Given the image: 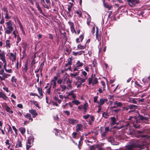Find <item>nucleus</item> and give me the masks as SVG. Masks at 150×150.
Instances as JSON below:
<instances>
[{
  "mask_svg": "<svg viewBox=\"0 0 150 150\" xmlns=\"http://www.w3.org/2000/svg\"><path fill=\"white\" fill-rule=\"evenodd\" d=\"M6 25L7 29L5 31V33L8 34H10L13 30V28L12 26L13 25L12 21L9 20L6 23Z\"/></svg>",
  "mask_w": 150,
  "mask_h": 150,
  "instance_id": "f257e3e1",
  "label": "nucleus"
},
{
  "mask_svg": "<svg viewBox=\"0 0 150 150\" xmlns=\"http://www.w3.org/2000/svg\"><path fill=\"white\" fill-rule=\"evenodd\" d=\"M93 79H94L93 81V74H92L91 75V77L89 78L88 79V84L89 85L92 83V86H94L95 84H96L98 83V78L94 76Z\"/></svg>",
  "mask_w": 150,
  "mask_h": 150,
  "instance_id": "f03ea898",
  "label": "nucleus"
},
{
  "mask_svg": "<svg viewBox=\"0 0 150 150\" xmlns=\"http://www.w3.org/2000/svg\"><path fill=\"white\" fill-rule=\"evenodd\" d=\"M128 4L132 7H133L135 6L136 4H139L140 2L139 0H127Z\"/></svg>",
  "mask_w": 150,
  "mask_h": 150,
  "instance_id": "7ed1b4c3",
  "label": "nucleus"
},
{
  "mask_svg": "<svg viewBox=\"0 0 150 150\" xmlns=\"http://www.w3.org/2000/svg\"><path fill=\"white\" fill-rule=\"evenodd\" d=\"M2 76H0V80L1 81H4L5 79L8 78V77L10 76L11 75L10 74H8L4 72L2 75Z\"/></svg>",
  "mask_w": 150,
  "mask_h": 150,
  "instance_id": "20e7f679",
  "label": "nucleus"
},
{
  "mask_svg": "<svg viewBox=\"0 0 150 150\" xmlns=\"http://www.w3.org/2000/svg\"><path fill=\"white\" fill-rule=\"evenodd\" d=\"M35 5L36 6V8L38 9V10L39 11L40 13H41L42 15L45 16V14L43 13L42 10L41 9L40 5L39 2L37 1L35 2Z\"/></svg>",
  "mask_w": 150,
  "mask_h": 150,
  "instance_id": "39448f33",
  "label": "nucleus"
},
{
  "mask_svg": "<svg viewBox=\"0 0 150 150\" xmlns=\"http://www.w3.org/2000/svg\"><path fill=\"white\" fill-rule=\"evenodd\" d=\"M34 142V138L33 136L32 135L30 136L27 139V143L30 144L31 145V143H33Z\"/></svg>",
  "mask_w": 150,
  "mask_h": 150,
  "instance_id": "423d86ee",
  "label": "nucleus"
},
{
  "mask_svg": "<svg viewBox=\"0 0 150 150\" xmlns=\"http://www.w3.org/2000/svg\"><path fill=\"white\" fill-rule=\"evenodd\" d=\"M108 101V100L107 98H103L100 99V101L99 102L98 104L99 105H103L105 102H107Z\"/></svg>",
  "mask_w": 150,
  "mask_h": 150,
  "instance_id": "0eeeda50",
  "label": "nucleus"
},
{
  "mask_svg": "<svg viewBox=\"0 0 150 150\" xmlns=\"http://www.w3.org/2000/svg\"><path fill=\"white\" fill-rule=\"evenodd\" d=\"M29 111L32 115L33 117V118L35 117L38 115L36 110H29Z\"/></svg>",
  "mask_w": 150,
  "mask_h": 150,
  "instance_id": "6e6552de",
  "label": "nucleus"
},
{
  "mask_svg": "<svg viewBox=\"0 0 150 150\" xmlns=\"http://www.w3.org/2000/svg\"><path fill=\"white\" fill-rule=\"evenodd\" d=\"M138 119L139 120H141L143 121H146L148 120V119L147 117H144L142 115H139L138 117Z\"/></svg>",
  "mask_w": 150,
  "mask_h": 150,
  "instance_id": "1a4fd4ad",
  "label": "nucleus"
},
{
  "mask_svg": "<svg viewBox=\"0 0 150 150\" xmlns=\"http://www.w3.org/2000/svg\"><path fill=\"white\" fill-rule=\"evenodd\" d=\"M87 79V77H86L85 79H83L80 76H78L76 78V80H80V81H77V82H81L83 83L85 82L86 80Z\"/></svg>",
  "mask_w": 150,
  "mask_h": 150,
  "instance_id": "9d476101",
  "label": "nucleus"
},
{
  "mask_svg": "<svg viewBox=\"0 0 150 150\" xmlns=\"http://www.w3.org/2000/svg\"><path fill=\"white\" fill-rule=\"evenodd\" d=\"M95 120V117L93 116H91L90 117L88 120V124L91 125L92 124V123Z\"/></svg>",
  "mask_w": 150,
  "mask_h": 150,
  "instance_id": "9b49d317",
  "label": "nucleus"
},
{
  "mask_svg": "<svg viewBox=\"0 0 150 150\" xmlns=\"http://www.w3.org/2000/svg\"><path fill=\"white\" fill-rule=\"evenodd\" d=\"M111 121V123L110 124L111 126L113 125L116 124V120L115 117H112L110 118Z\"/></svg>",
  "mask_w": 150,
  "mask_h": 150,
  "instance_id": "f8f14e48",
  "label": "nucleus"
},
{
  "mask_svg": "<svg viewBox=\"0 0 150 150\" xmlns=\"http://www.w3.org/2000/svg\"><path fill=\"white\" fill-rule=\"evenodd\" d=\"M138 134H144L146 133L147 134H149L150 133V131L147 130H138L137 131Z\"/></svg>",
  "mask_w": 150,
  "mask_h": 150,
  "instance_id": "ddd939ff",
  "label": "nucleus"
},
{
  "mask_svg": "<svg viewBox=\"0 0 150 150\" xmlns=\"http://www.w3.org/2000/svg\"><path fill=\"white\" fill-rule=\"evenodd\" d=\"M128 106V108L129 109L132 110H135L137 108V106L133 104L129 105Z\"/></svg>",
  "mask_w": 150,
  "mask_h": 150,
  "instance_id": "4468645a",
  "label": "nucleus"
},
{
  "mask_svg": "<svg viewBox=\"0 0 150 150\" xmlns=\"http://www.w3.org/2000/svg\"><path fill=\"white\" fill-rule=\"evenodd\" d=\"M0 97L3 98L4 100H6L7 99V97L4 93L0 92Z\"/></svg>",
  "mask_w": 150,
  "mask_h": 150,
  "instance_id": "2eb2a0df",
  "label": "nucleus"
},
{
  "mask_svg": "<svg viewBox=\"0 0 150 150\" xmlns=\"http://www.w3.org/2000/svg\"><path fill=\"white\" fill-rule=\"evenodd\" d=\"M77 127L76 129V131L77 132H78L79 131H81V129L83 127V126L81 124H78L76 126Z\"/></svg>",
  "mask_w": 150,
  "mask_h": 150,
  "instance_id": "dca6fc26",
  "label": "nucleus"
},
{
  "mask_svg": "<svg viewBox=\"0 0 150 150\" xmlns=\"http://www.w3.org/2000/svg\"><path fill=\"white\" fill-rule=\"evenodd\" d=\"M68 122L69 123L74 125L76 122V120H74L72 118H69L68 120Z\"/></svg>",
  "mask_w": 150,
  "mask_h": 150,
  "instance_id": "f3484780",
  "label": "nucleus"
},
{
  "mask_svg": "<svg viewBox=\"0 0 150 150\" xmlns=\"http://www.w3.org/2000/svg\"><path fill=\"white\" fill-rule=\"evenodd\" d=\"M24 117L25 118H28L31 121H33V119L31 117V115L29 113H28L26 115H24Z\"/></svg>",
  "mask_w": 150,
  "mask_h": 150,
  "instance_id": "a211bd4d",
  "label": "nucleus"
},
{
  "mask_svg": "<svg viewBox=\"0 0 150 150\" xmlns=\"http://www.w3.org/2000/svg\"><path fill=\"white\" fill-rule=\"evenodd\" d=\"M111 111L112 112H114L115 114H117L121 111V109L119 108H117L116 109H112Z\"/></svg>",
  "mask_w": 150,
  "mask_h": 150,
  "instance_id": "6ab92c4d",
  "label": "nucleus"
},
{
  "mask_svg": "<svg viewBox=\"0 0 150 150\" xmlns=\"http://www.w3.org/2000/svg\"><path fill=\"white\" fill-rule=\"evenodd\" d=\"M79 72H76L74 73L70 74V75L72 78H76V77L79 75Z\"/></svg>",
  "mask_w": 150,
  "mask_h": 150,
  "instance_id": "aec40b11",
  "label": "nucleus"
},
{
  "mask_svg": "<svg viewBox=\"0 0 150 150\" xmlns=\"http://www.w3.org/2000/svg\"><path fill=\"white\" fill-rule=\"evenodd\" d=\"M19 130L22 134H24L25 132V129L24 127H21L19 128Z\"/></svg>",
  "mask_w": 150,
  "mask_h": 150,
  "instance_id": "412c9836",
  "label": "nucleus"
},
{
  "mask_svg": "<svg viewBox=\"0 0 150 150\" xmlns=\"http://www.w3.org/2000/svg\"><path fill=\"white\" fill-rule=\"evenodd\" d=\"M114 105H116L117 107H120L123 105L122 103L121 102H118L117 101H115L114 103Z\"/></svg>",
  "mask_w": 150,
  "mask_h": 150,
  "instance_id": "4be33fe9",
  "label": "nucleus"
},
{
  "mask_svg": "<svg viewBox=\"0 0 150 150\" xmlns=\"http://www.w3.org/2000/svg\"><path fill=\"white\" fill-rule=\"evenodd\" d=\"M22 146V142H21L18 140L16 146V148H17L19 147H21Z\"/></svg>",
  "mask_w": 150,
  "mask_h": 150,
  "instance_id": "5701e85b",
  "label": "nucleus"
},
{
  "mask_svg": "<svg viewBox=\"0 0 150 150\" xmlns=\"http://www.w3.org/2000/svg\"><path fill=\"white\" fill-rule=\"evenodd\" d=\"M52 82H53V83L52 84V87L53 88V89H55L56 87L57 86V83L56 81H54L53 80V79L51 80L50 83H51Z\"/></svg>",
  "mask_w": 150,
  "mask_h": 150,
  "instance_id": "b1692460",
  "label": "nucleus"
},
{
  "mask_svg": "<svg viewBox=\"0 0 150 150\" xmlns=\"http://www.w3.org/2000/svg\"><path fill=\"white\" fill-rule=\"evenodd\" d=\"M83 63H81L80 61L78 60L76 63V67H82L83 65Z\"/></svg>",
  "mask_w": 150,
  "mask_h": 150,
  "instance_id": "393cba45",
  "label": "nucleus"
},
{
  "mask_svg": "<svg viewBox=\"0 0 150 150\" xmlns=\"http://www.w3.org/2000/svg\"><path fill=\"white\" fill-rule=\"evenodd\" d=\"M88 106V104L87 103H86L83 105V109L84 110V113H85L86 112V111Z\"/></svg>",
  "mask_w": 150,
  "mask_h": 150,
  "instance_id": "a878e982",
  "label": "nucleus"
},
{
  "mask_svg": "<svg viewBox=\"0 0 150 150\" xmlns=\"http://www.w3.org/2000/svg\"><path fill=\"white\" fill-rule=\"evenodd\" d=\"M60 87L62 88L61 91L64 92L65 91V90L67 88V86L66 85H60Z\"/></svg>",
  "mask_w": 150,
  "mask_h": 150,
  "instance_id": "bb28decb",
  "label": "nucleus"
},
{
  "mask_svg": "<svg viewBox=\"0 0 150 150\" xmlns=\"http://www.w3.org/2000/svg\"><path fill=\"white\" fill-rule=\"evenodd\" d=\"M37 89L38 90V92L39 94L40 95V96H43V94L42 93V90L41 88L38 87Z\"/></svg>",
  "mask_w": 150,
  "mask_h": 150,
  "instance_id": "cd10ccee",
  "label": "nucleus"
},
{
  "mask_svg": "<svg viewBox=\"0 0 150 150\" xmlns=\"http://www.w3.org/2000/svg\"><path fill=\"white\" fill-rule=\"evenodd\" d=\"M83 137L82 136L80 139V140L79 141V144L78 145V147L79 148V149H81V147H80V146H81V143L82 142V141L83 140Z\"/></svg>",
  "mask_w": 150,
  "mask_h": 150,
  "instance_id": "c85d7f7f",
  "label": "nucleus"
},
{
  "mask_svg": "<svg viewBox=\"0 0 150 150\" xmlns=\"http://www.w3.org/2000/svg\"><path fill=\"white\" fill-rule=\"evenodd\" d=\"M16 53L14 54L12 53L11 52L10 54V55L11 57H13V59L12 60V61H15L16 60Z\"/></svg>",
  "mask_w": 150,
  "mask_h": 150,
  "instance_id": "c756f323",
  "label": "nucleus"
},
{
  "mask_svg": "<svg viewBox=\"0 0 150 150\" xmlns=\"http://www.w3.org/2000/svg\"><path fill=\"white\" fill-rule=\"evenodd\" d=\"M102 116L105 118H108L109 116V115L108 112L105 113L104 112L103 113Z\"/></svg>",
  "mask_w": 150,
  "mask_h": 150,
  "instance_id": "7c9ffc66",
  "label": "nucleus"
},
{
  "mask_svg": "<svg viewBox=\"0 0 150 150\" xmlns=\"http://www.w3.org/2000/svg\"><path fill=\"white\" fill-rule=\"evenodd\" d=\"M77 48L81 50L84 49L86 48V45L83 46L81 44H79L78 45Z\"/></svg>",
  "mask_w": 150,
  "mask_h": 150,
  "instance_id": "2f4dec72",
  "label": "nucleus"
},
{
  "mask_svg": "<svg viewBox=\"0 0 150 150\" xmlns=\"http://www.w3.org/2000/svg\"><path fill=\"white\" fill-rule=\"evenodd\" d=\"M72 103L78 105L81 103V102L77 100H74L72 101Z\"/></svg>",
  "mask_w": 150,
  "mask_h": 150,
  "instance_id": "473e14b6",
  "label": "nucleus"
},
{
  "mask_svg": "<svg viewBox=\"0 0 150 150\" xmlns=\"http://www.w3.org/2000/svg\"><path fill=\"white\" fill-rule=\"evenodd\" d=\"M27 44L26 42H23L22 44V47L23 48V49L26 50L27 47Z\"/></svg>",
  "mask_w": 150,
  "mask_h": 150,
  "instance_id": "72a5a7b5",
  "label": "nucleus"
},
{
  "mask_svg": "<svg viewBox=\"0 0 150 150\" xmlns=\"http://www.w3.org/2000/svg\"><path fill=\"white\" fill-rule=\"evenodd\" d=\"M42 6L44 7L45 8H46L47 9H49L50 8V5H48L47 4H46L45 3V2L44 3H43L42 4Z\"/></svg>",
  "mask_w": 150,
  "mask_h": 150,
  "instance_id": "f704fd0d",
  "label": "nucleus"
},
{
  "mask_svg": "<svg viewBox=\"0 0 150 150\" xmlns=\"http://www.w3.org/2000/svg\"><path fill=\"white\" fill-rule=\"evenodd\" d=\"M32 103L35 105L37 107L40 108L39 104L37 101L33 100L32 101Z\"/></svg>",
  "mask_w": 150,
  "mask_h": 150,
  "instance_id": "c9c22d12",
  "label": "nucleus"
},
{
  "mask_svg": "<svg viewBox=\"0 0 150 150\" xmlns=\"http://www.w3.org/2000/svg\"><path fill=\"white\" fill-rule=\"evenodd\" d=\"M90 150H95L96 149L95 144L90 146L89 147Z\"/></svg>",
  "mask_w": 150,
  "mask_h": 150,
  "instance_id": "e433bc0d",
  "label": "nucleus"
},
{
  "mask_svg": "<svg viewBox=\"0 0 150 150\" xmlns=\"http://www.w3.org/2000/svg\"><path fill=\"white\" fill-rule=\"evenodd\" d=\"M75 12L79 15L78 16L79 17H81L82 14L80 11H76Z\"/></svg>",
  "mask_w": 150,
  "mask_h": 150,
  "instance_id": "4c0bfd02",
  "label": "nucleus"
},
{
  "mask_svg": "<svg viewBox=\"0 0 150 150\" xmlns=\"http://www.w3.org/2000/svg\"><path fill=\"white\" fill-rule=\"evenodd\" d=\"M5 15V18L6 19H9L11 18V16H9L8 12L7 13H6Z\"/></svg>",
  "mask_w": 150,
  "mask_h": 150,
  "instance_id": "58836bf2",
  "label": "nucleus"
},
{
  "mask_svg": "<svg viewBox=\"0 0 150 150\" xmlns=\"http://www.w3.org/2000/svg\"><path fill=\"white\" fill-rule=\"evenodd\" d=\"M9 40H7L6 41V46L8 47L9 48L10 47V44Z\"/></svg>",
  "mask_w": 150,
  "mask_h": 150,
  "instance_id": "ea45409f",
  "label": "nucleus"
},
{
  "mask_svg": "<svg viewBox=\"0 0 150 150\" xmlns=\"http://www.w3.org/2000/svg\"><path fill=\"white\" fill-rule=\"evenodd\" d=\"M68 23L69 24L70 26V29L71 28H74V24L73 22H68Z\"/></svg>",
  "mask_w": 150,
  "mask_h": 150,
  "instance_id": "a19ab883",
  "label": "nucleus"
},
{
  "mask_svg": "<svg viewBox=\"0 0 150 150\" xmlns=\"http://www.w3.org/2000/svg\"><path fill=\"white\" fill-rule=\"evenodd\" d=\"M11 81L12 82H15L16 83L17 81V79L15 78V76H13L12 77L11 79Z\"/></svg>",
  "mask_w": 150,
  "mask_h": 150,
  "instance_id": "79ce46f5",
  "label": "nucleus"
},
{
  "mask_svg": "<svg viewBox=\"0 0 150 150\" xmlns=\"http://www.w3.org/2000/svg\"><path fill=\"white\" fill-rule=\"evenodd\" d=\"M133 126L135 128L139 129L140 128V126L138 124H135L133 125Z\"/></svg>",
  "mask_w": 150,
  "mask_h": 150,
  "instance_id": "37998d69",
  "label": "nucleus"
},
{
  "mask_svg": "<svg viewBox=\"0 0 150 150\" xmlns=\"http://www.w3.org/2000/svg\"><path fill=\"white\" fill-rule=\"evenodd\" d=\"M98 96H95V97H94V103H99V101H97V99H98Z\"/></svg>",
  "mask_w": 150,
  "mask_h": 150,
  "instance_id": "c03bdc74",
  "label": "nucleus"
},
{
  "mask_svg": "<svg viewBox=\"0 0 150 150\" xmlns=\"http://www.w3.org/2000/svg\"><path fill=\"white\" fill-rule=\"evenodd\" d=\"M63 81V79H62L61 78L57 80V83L58 84H59L60 85H62L61 83H62Z\"/></svg>",
  "mask_w": 150,
  "mask_h": 150,
  "instance_id": "a18cd8bd",
  "label": "nucleus"
},
{
  "mask_svg": "<svg viewBox=\"0 0 150 150\" xmlns=\"http://www.w3.org/2000/svg\"><path fill=\"white\" fill-rule=\"evenodd\" d=\"M21 38L19 35H18L17 37V40H16V43L17 44V45H18V43H19V42L20 41H21Z\"/></svg>",
  "mask_w": 150,
  "mask_h": 150,
  "instance_id": "49530a36",
  "label": "nucleus"
},
{
  "mask_svg": "<svg viewBox=\"0 0 150 150\" xmlns=\"http://www.w3.org/2000/svg\"><path fill=\"white\" fill-rule=\"evenodd\" d=\"M99 36V35H98V29L97 27L96 32V38L98 39Z\"/></svg>",
  "mask_w": 150,
  "mask_h": 150,
  "instance_id": "de8ad7c7",
  "label": "nucleus"
},
{
  "mask_svg": "<svg viewBox=\"0 0 150 150\" xmlns=\"http://www.w3.org/2000/svg\"><path fill=\"white\" fill-rule=\"evenodd\" d=\"M30 96H36L38 97V98H40V96H39L37 94L31 92L30 94Z\"/></svg>",
  "mask_w": 150,
  "mask_h": 150,
  "instance_id": "09e8293b",
  "label": "nucleus"
},
{
  "mask_svg": "<svg viewBox=\"0 0 150 150\" xmlns=\"http://www.w3.org/2000/svg\"><path fill=\"white\" fill-rule=\"evenodd\" d=\"M74 91H75L74 90H72V91H71L70 92H69L68 93V94H67V96H68V97H69V96H72V95H73L74 94Z\"/></svg>",
  "mask_w": 150,
  "mask_h": 150,
  "instance_id": "8fccbe9b",
  "label": "nucleus"
},
{
  "mask_svg": "<svg viewBox=\"0 0 150 150\" xmlns=\"http://www.w3.org/2000/svg\"><path fill=\"white\" fill-rule=\"evenodd\" d=\"M28 64L27 63H25V67L24 68V70H25V72L26 73L27 72V71L28 70Z\"/></svg>",
  "mask_w": 150,
  "mask_h": 150,
  "instance_id": "3c124183",
  "label": "nucleus"
},
{
  "mask_svg": "<svg viewBox=\"0 0 150 150\" xmlns=\"http://www.w3.org/2000/svg\"><path fill=\"white\" fill-rule=\"evenodd\" d=\"M136 117H133L131 116L129 117V118H128V120H131L132 119L134 118V119H136V122H138V121H139V120H136Z\"/></svg>",
  "mask_w": 150,
  "mask_h": 150,
  "instance_id": "603ef678",
  "label": "nucleus"
},
{
  "mask_svg": "<svg viewBox=\"0 0 150 150\" xmlns=\"http://www.w3.org/2000/svg\"><path fill=\"white\" fill-rule=\"evenodd\" d=\"M1 10L2 11H5L6 13H7L8 12L7 8L5 7H4L1 8Z\"/></svg>",
  "mask_w": 150,
  "mask_h": 150,
  "instance_id": "864d4df0",
  "label": "nucleus"
},
{
  "mask_svg": "<svg viewBox=\"0 0 150 150\" xmlns=\"http://www.w3.org/2000/svg\"><path fill=\"white\" fill-rule=\"evenodd\" d=\"M1 59L3 62L4 63L6 62V60L5 59V55L3 57H1Z\"/></svg>",
  "mask_w": 150,
  "mask_h": 150,
  "instance_id": "5fc2aeb1",
  "label": "nucleus"
},
{
  "mask_svg": "<svg viewBox=\"0 0 150 150\" xmlns=\"http://www.w3.org/2000/svg\"><path fill=\"white\" fill-rule=\"evenodd\" d=\"M51 86H50L49 88L47 90V93L49 95H50L51 92Z\"/></svg>",
  "mask_w": 150,
  "mask_h": 150,
  "instance_id": "6e6d98bb",
  "label": "nucleus"
},
{
  "mask_svg": "<svg viewBox=\"0 0 150 150\" xmlns=\"http://www.w3.org/2000/svg\"><path fill=\"white\" fill-rule=\"evenodd\" d=\"M107 133V132H105V131L104 132H102L101 133V137H105L106 133Z\"/></svg>",
  "mask_w": 150,
  "mask_h": 150,
  "instance_id": "4d7b16f0",
  "label": "nucleus"
},
{
  "mask_svg": "<svg viewBox=\"0 0 150 150\" xmlns=\"http://www.w3.org/2000/svg\"><path fill=\"white\" fill-rule=\"evenodd\" d=\"M90 116V115L88 114L87 115L83 116V118L84 119L86 120V119H88L89 117Z\"/></svg>",
  "mask_w": 150,
  "mask_h": 150,
  "instance_id": "13d9d810",
  "label": "nucleus"
},
{
  "mask_svg": "<svg viewBox=\"0 0 150 150\" xmlns=\"http://www.w3.org/2000/svg\"><path fill=\"white\" fill-rule=\"evenodd\" d=\"M135 85L137 86L139 88H141L142 87V86H141L140 84H139L138 82L137 81H136L135 82Z\"/></svg>",
  "mask_w": 150,
  "mask_h": 150,
  "instance_id": "bf43d9fd",
  "label": "nucleus"
},
{
  "mask_svg": "<svg viewBox=\"0 0 150 150\" xmlns=\"http://www.w3.org/2000/svg\"><path fill=\"white\" fill-rule=\"evenodd\" d=\"M77 134L76 132H74L72 134L73 137L74 138H76V137Z\"/></svg>",
  "mask_w": 150,
  "mask_h": 150,
  "instance_id": "052dcab7",
  "label": "nucleus"
},
{
  "mask_svg": "<svg viewBox=\"0 0 150 150\" xmlns=\"http://www.w3.org/2000/svg\"><path fill=\"white\" fill-rule=\"evenodd\" d=\"M5 55V53L4 51H2L0 53V57H1Z\"/></svg>",
  "mask_w": 150,
  "mask_h": 150,
  "instance_id": "680f3d73",
  "label": "nucleus"
},
{
  "mask_svg": "<svg viewBox=\"0 0 150 150\" xmlns=\"http://www.w3.org/2000/svg\"><path fill=\"white\" fill-rule=\"evenodd\" d=\"M148 136L147 134H141L139 135V137H141L142 138H145L147 137Z\"/></svg>",
  "mask_w": 150,
  "mask_h": 150,
  "instance_id": "e2e57ef3",
  "label": "nucleus"
},
{
  "mask_svg": "<svg viewBox=\"0 0 150 150\" xmlns=\"http://www.w3.org/2000/svg\"><path fill=\"white\" fill-rule=\"evenodd\" d=\"M10 108L8 105H6V110L7 112H9V111H10Z\"/></svg>",
  "mask_w": 150,
  "mask_h": 150,
  "instance_id": "0e129e2a",
  "label": "nucleus"
},
{
  "mask_svg": "<svg viewBox=\"0 0 150 150\" xmlns=\"http://www.w3.org/2000/svg\"><path fill=\"white\" fill-rule=\"evenodd\" d=\"M67 88L69 89H71L72 88V86L71 85V83L67 84Z\"/></svg>",
  "mask_w": 150,
  "mask_h": 150,
  "instance_id": "69168bd1",
  "label": "nucleus"
},
{
  "mask_svg": "<svg viewBox=\"0 0 150 150\" xmlns=\"http://www.w3.org/2000/svg\"><path fill=\"white\" fill-rule=\"evenodd\" d=\"M63 112L65 114H67V115H68V116L69 115H70V112L68 111H67V110L64 111H63Z\"/></svg>",
  "mask_w": 150,
  "mask_h": 150,
  "instance_id": "338daca9",
  "label": "nucleus"
},
{
  "mask_svg": "<svg viewBox=\"0 0 150 150\" xmlns=\"http://www.w3.org/2000/svg\"><path fill=\"white\" fill-rule=\"evenodd\" d=\"M5 71L6 72L9 73H11L12 72V71L11 69H5Z\"/></svg>",
  "mask_w": 150,
  "mask_h": 150,
  "instance_id": "774afa93",
  "label": "nucleus"
}]
</instances>
